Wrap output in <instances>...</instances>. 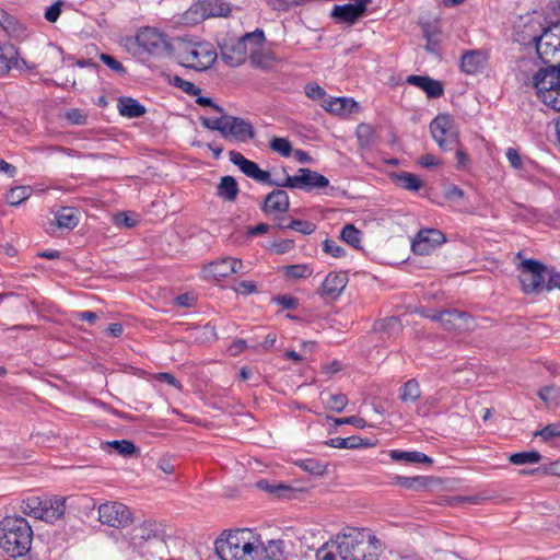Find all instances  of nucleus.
Wrapping results in <instances>:
<instances>
[{
    "label": "nucleus",
    "mask_w": 560,
    "mask_h": 560,
    "mask_svg": "<svg viewBox=\"0 0 560 560\" xmlns=\"http://www.w3.org/2000/svg\"><path fill=\"white\" fill-rule=\"evenodd\" d=\"M214 545L221 560H257L258 535L252 529L230 530L217 538Z\"/></svg>",
    "instance_id": "nucleus-1"
},
{
    "label": "nucleus",
    "mask_w": 560,
    "mask_h": 560,
    "mask_svg": "<svg viewBox=\"0 0 560 560\" xmlns=\"http://www.w3.org/2000/svg\"><path fill=\"white\" fill-rule=\"evenodd\" d=\"M33 529L22 516H7L0 522V547L11 558L25 556L32 546Z\"/></svg>",
    "instance_id": "nucleus-2"
},
{
    "label": "nucleus",
    "mask_w": 560,
    "mask_h": 560,
    "mask_svg": "<svg viewBox=\"0 0 560 560\" xmlns=\"http://www.w3.org/2000/svg\"><path fill=\"white\" fill-rule=\"evenodd\" d=\"M375 542L378 540L374 535L350 528L337 537V549L342 560H377Z\"/></svg>",
    "instance_id": "nucleus-3"
},
{
    "label": "nucleus",
    "mask_w": 560,
    "mask_h": 560,
    "mask_svg": "<svg viewBox=\"0 0 560 560\" xmlns=\"http://www.w3.org/2000/svg\"><path fill=\"white\" fill-rule=\"evenodd\" d=\"M533 84L545 105L560 109V68L539 69L533 77Z\"/></svg>",
    "instance_id": "nucleus-4"
},
{
    "label": "nucleus",
    "mask_w": 560,
    "mask_h": 560,
    "mask_svg": "<svg viewBox=\"0 0 560 560\" xmlns=\"http://www.w3.org/2000/svg\"><path fill=\"white\" fill-rule=\"evenodd\" d=\"M177 51L184 66L198 71L210 68L217 59V52L209 43L183 40L178 44Z\"/></svg>",
    "instance_id": "nucleus-5"
},
{
    "label": "nucleus",
    "mask_w": 560,
    "mask_h": 560,
    "mask_svg": "<svg viewBox=\"0 0 560 560\" xmlns=\"http://www.w3.org/2000/svg\"><path fill=\"white\" fill-rule=\"evenodd\" d=\"M430 131L438 145L443 151L455 150L459 144L458 130L452 116L438 115L430 124Z\"/></svg>",
    "instance_id": "nucleus-6"
},
{
    "label": "nucleus",
    "mask_w": 560,
    "mask_h": 560,
    "mask_svg": "<svg viewBox=\"0 0 560 560\" xmlns=\"http://www.w3.org/2000/svg\"><path fill=\"white\" fill-rule=\"evenodd\" d=\"M520 280L525 293H540L546 290L547 267L538 260L525 259L522 262Z\"/></svg>",
    "instance_id": "nucleus-7"
},
{
    "label": "nucleus",
    "mask_w": 560,
    "mask_h": 560,
    "mask_svg": "<svg viewBox=\"0 0 560 560\" xmlns=\"http://www.w3.org/2000/svg\"><path fill=\"white\" fill-rule=\"evenodd\" d=\"M329 185L327 177L311 168H299L294 176L288 175L283 182H279V188L302 189L307 192L314 189H323Z\"/></svg>",
    "instance_id": "nucleus-8"
},
{
    "label": "nucleus",
    "mask_w": 560,
    "mask_h": 560,
    "mask_svg": "<svg viewBox=\"0 0 560 560\" xmlns=\"http://www.w3.org/2000/svg\"><path fill=\"white\" fill-rule=\"evenodd\" d=\"M98 520L115 528H124L132 523V514L129 508L119 502H107L98 508Z\"/></svg>",
    "instance_id": "nucleus-9"
},
{
    "label": "nucleus",
    "mask_w": 560,
    "mask_h": 560,
    "mask_svg": "<svg viewBox=\"0 0 560 560\" xmlns=\"http://www.w3.org/2000/svg\"><path fill=\"white\" fill-rule=\"evenodd\" d=\"M536 51L544 63L552 62L560 54V25L546 28L537 38Z\"/></svg>",
    "instance_id": "nucleus-10"
},
{
    "label": "nucleus",
    "mask_w": 560,
    "mask_h": 560,
    "mask_svg": "<svg viewBox=\"0 0 560 560\" xmlns=\"http://www.w3.org/2000/svg\"><path fill=\"white\" fill-rule=\"evenodd\" d=\"M229 158L246 176L258 183L278 187L279 182L272 180L269 172L260 170L257 163L247 160L242 153L230 151Z\"/></svg>",
    "instance_id": "nucleus-11"
},
{
    "label": "nucleus",
    "mask_w": 560,
    "mask_h": 560,
    "mask_svg": "<svg viewBox=\"0 0 560 560\" xmlns=\"http://www.w3.org/2000/svg\"><path fill=\"white\" fill-rule=\"evenodd\" d=\"M445 242L446 237L440 230L422 229L413 238L411 249L416 255H429Z\"/></svg>",
    "instance_id": "nucleus-12"
},
{
    "label": "nucleus",
    "mask_w": 560,
    "mask_h": 560,
    "mask_svg": "<svg viewBox=\"0 0 560 560\" xmlns=\"http://www.w3.org/2000/svg\"><path fill=\"white\" fill-rule=\"evenodd\" d=\"M243 264L241 260L224 257L219 260L210 262L203 270L205 277L211 281H221L232 273H236L241 270Z\"/></svg>",
    "instance_id": "nucleus-13"
},
{
    "label": "nucleus",
    "mask_w": 560,
    "mask_h": 560,
    "mask_svg": "<svg viewBox=\"0 0 560 560\" xmlns=\"http://www.w3.org/2000/svg\"><path fill=\"white\" fill-rule=\"evenodd\" d=\"M224 138L232 137L236 141L247 142L255 137L253 125L241 117L226 115Z\"/></svg>",
    "instance_id": "nucleus-14"
},
{
    "label": "nucleus",
    "mask_w": 560,
    "mask_h": 560,
    "mask_svg": "<svg viewBox=\"0 0 560 560\" xmlns=\"http://www.w3.org/2000/svg\"><path fill=\"white\" fill-rule=\"evenodd\" d=\"M133 43L147 52L156 54L165 46V38L156 28L143 27L138 31Z\"/></svg>",
    "instance_id": "nucleus-15"
},
{
    "label": "nucleus",
    "mask_w": 560,
    "mask_h": 560,
    "mask_svg": "<svg viewBox=\"0 0 560 560\" xmlns=\"http://www.w3.org/2000/svg\"><path fill=\"white\" fill-rule=\"evenodd\" d=\"M348 283V276L345 272H329L318 290L320 296L337 300Z\"/></svg>",
    "instance_id": "nucleus-16"
},
{
    "label": "nucleus",
    "mask_w": 560,
    "mask_h": 560,
    "mask_svg": "<svg viewBox=\"0 0 560 560\" xmlns=\"http://www.w3.org/2000/svg\"><path fill=\"white\" fill-rule=\"evenodd\" d=\"M354 3L335 5L332 16L347 23H354L366 11V5L371 0H354Z\"/></svg>",
    "instance_id": "nucleus-17"
},
{
    "label": "nucleus",
    "mask_w": 560,
    "mask_h": 560,
    "mask_svg": "<svg viewBox=\"0 0 560 560\" xmlns=\"http://www.w3.org/2000/svg\"><path fill=\"white\" fill-rule=\"evenodd\" d=\"M290 198L285 190L275 189L269 192L261 206V211L265 214L284 213L289 210Z\"/></svg>",
    "instance_id": "nucleus-18"
},
{
    "label": "nucleus",
    "mask_w": 560,
    "mask_h": 560,
    "mask_svg": "<svg viewBox=\"0 0 560 560\" xmlns=\"http://www.w3.org/2000/svg\"><path fill=\"white\" fill-rule=\"evenodd\" d=\"M40 501L43 506V516H40L42 521L52 523L65 514V497H40Z\"/></svg>",
    "instance_id": "nucleus-19"
},
{
    "label": "nucleus",
    "mask_w": 560,
    "mask_h": 560,
    "mask_svg": "<svg viewBox=\"0 0 560 560\" xmlns=\"http://www.w3.org/2000/svg\"><path fill=\"white\" fill-rule=\"evenodd\" d=\"M488 60V54L485 50H468L462 56L460 67L467 74L480 72Z\"/></svg>",
    "instance_id": "nucleus-20"
},
{
    "label": "nucleus",
    "mask_w": 560,
    "mask_h": 560,
    "mask_svg": "<svg viewBox=\"0 0 560 560\" xmlns=\"http://www.w3.org/2000/svg\"><path fill=\"white\" fill-rule=\"evenodd\" d=\"M471 317L468 313L458 310H444L442 326L446 330L462 331L469 329Z\"/></svg>",
    "instance_id": "nucleus-21"
},
{
    "label": "nucleus",
    "mask_w": 560,
    "mask_h": 560,
    "mask_svg": "<svg viewBox=\"0 0 560 560\" xmlns=\"http://www.w3.org/2000/svg\"><path fill=\"white\" fill-rule=\"evenodd\" d=\"M407 82L415 85L427 93L429 98H438L443 95V85L440 81L433 80L425 75H409Z\"/></svg>",
    "instance_id": "nucleus-22"
},
{
    "label": "nucleus",
    "mask_w": 560,
    "mask_h": 560,
    "mask_svg": "<svg viewBox=\"0 0 560 560\" xmlns=\"http://www.w3.org/2000/svg\"><path fill=\"white\" fill-rule=\"evenodd\" d=\"M257 560H285L282 540H268L265 544L258 535Z\"/></svg>",
    "instance_id": "nucleus-23"
},
{
    "label": "nucleus",
    "mask_w": 560,
    "mask_h": 560,
    "mask_svg": "<svg viewBox=\"0 0 560 560\" xmlns=\"http://www.w3.org/2000/svg\"><path fill=\"white\" fill-rule=\"evenodd\" d=\"M248 47L241 38L231 48L222 50V59L230 67H237L246 60Z\"/></svg>",
    "instance_id": "nucleus-24"
},
{
    "label": "nucleus",
    "mask_w": 560,
    "mask_h": 560,
    "mask_svg": "<svg viewBox=\"0 0 560 560\" xmlns=\"http://www.w3.org/2000/svg\"><path fill=\"white\" fill-rule=\"evenodd\" d=\"M117 109L122 117L127 118H139L147 113V109L142 104L128 96H121L118 98Z\"/></svg>",
    "instance_id": "nucleus-25"
},
{
    "label": "nucleus",
    "mask_w": 560,
    "mask_h": 560,
    "mask_svg": "<svg viewBox=\"0 0 560 560\" xmlns=\"http://www.w3.org/2000/svg\"><path fill=\"white\" fill-rule=\"evenodd\" d=\"M55 221L59 229L73 230L80 222V212L73 207H61L55 213Z\"/></svg>",
    "instance_id": "nucleus-26"
},
{
    "label": "nucleus",
    "mask_w": 560,
    "mask_h": 560,
    "mask_svg": "<svg viewBox=\"0 0 560 560\" xmlns=\"http://www.w3.org/2000/svg\"><path fill=\"white\" fill-rule=\"evenodd\" d=\"M323 107L332 114L345 115L355 110L358 108V103L352 98L337 97L324 100Z\"/></svg>",
    "instance_id": "nucleus-27"
},
{
    "label": "nucleus",
    "mask_w": 560,
    "mask_h": 560,
    "mask_svg": "<svg viewBox=\"0 0 560 560\" xmlns=\"http://www.w3.org/2000/svg\"><path fill=\"white\" fill-rule=\"evenodd\" d=\"M20 68V61L13 45L0 46V78L11 69Z\"/></svg>",
    "instance_id": "nucleus-28"
},
{
    "label": "nucleus",
    "mask_w": 560,
    "mask_h": 560,
    "mask_svg": "<svg viewBox=\"0 0 560 560\" xmlns=\"http://www.w3.org/2000/svg\"><path fill=\"white\" fill-rule=\"evenodd\" d=\"M240 192L238 184L233 176L225 175L221 177L217 186V196L225 201H234Z\"/></svg>",
    "instance_id": "nucleus-29"
},
{
    "label": "nucleus",
    "mask_w": 560,
    "mask_h": 560,
    "mask_svg": "<svg viewBox=\"0 0 560 560\" xmlns=\"http://www.w3.org/2000/svg\"><path fill=\"white\" fill-rule=\"evenodd\" d=\"M393 482L408 490L421 491L429 487L431 478L425 476L405 477L397 475L393 478Z\"/></svg>",
    "instance_id": "nucleus-30"
},
{
    "label": "nucleus",
    "mask_w": 560,
    "mask_h": 560,
    "mask_svg": "<svg viewBox=\"0 0 560 560\" xmlns=\"http://www.w3.org/2000/svg\"><path fill=\"white\" fill-rule=\"evenodd\" d=\"M389 456L393 460L396 462H406V463H413V464H432L433 459L425 455L422 452L418 451H399V450H392L389 453Z\"/></svg>",
    "instance_id": "nucleus-31"
},
{
    "label": "nucleus",
    "mask_w": 560,
    "mask_h": 560,
    "mask_svg": "<svg viewBox=\"0 0 560 560\" xmlns=\"http://www.w3.org/2000/svg\"><path fill=\"white\" fill-rule=\"evenodd\" d=\"M326 444L330 447L348 450L370 447L374 445V443L357 435H352L349 438H334L327 441Z\"/></svg>",
    "instance_id": "nucleus-32"
},
{
    "label": "nucleus",
    "mask_w": 560,
    "mask_h": 560,
    "mask_svg": "<svg viewBox=\"0 0 560 560\" xmlns=\"http://www.w3.org/2000/svg\"><path fill=\"white\" fill-rule=\"evenodd\" d=\"M133 538L141 539L143 541L162 538L161 524L155 521H144L140 526L135 528Z\"/></svg>",
    "instance_id": "nucleus-33"
},
{
    "label": "nucleus",
    "mask_w": 560,
    "mask_h": 560,
    "mask_svg": "<svg viewBox=\"0 0 560 560\" xmlns=\"http://www.w3.org/2000/svg\"><path fill=\"white\" fill-rule=\"evenodd\" d=\"M392 179L397 186L410 191H418L422 187L421 179L412 173H393Z\"/></svg>",
    "instance_id": "nucleus-34"
},
{
    "label": "nucleus",
    "mask_w": 560,
    "mask_h": 560,
    "mask_svg": "<svg viewBox=\"0 0 560 560\" xmlns=\"http://www.w3.org/2000/svg\"><path fill=\"white\" fill-rule=\"evenodd\" d=\"M420 397V385L415 378L408 380L399 389L398 398L405 404H413Z\"/></svg>",
    "instance_id": "nucleus-35"
},
{
    "label": "nucleus",
    "mask_w": 560,
    "mask_h": 560,
    "mask_svg": "<svg viewBox=\"0 0 560 560\" xmlns=\"http://www.w3.org/2000/svg\"><path fill=\"white\" fill-rule=\"evenodd\" d=\"M355 136L362 149H370L377 140L375 129L369 124H360L357 127Z\"/></svg>",
    "instance_id": "nucleus-36"
},
{
    "label": "nucleus",
    "mask_w": 560,
    "mask_h": 560,
    "mask_svg": "<svg viewBox=\"0 0 560 560\" xmlns=\"http://www.w3.org/2000/svg\"><path fill=\"white\" fill-rule=\"evenodd\" d=\"M375 330L385 332L388 337L398 335L402 330L400 319L396 316L386 317L375 323Z\"/></svg>",
    "instance_id": "nucleus-37"
},
{
    "label": "nucleus",
    "mask_w": 560,
    "mask_h": 560,
    "mask_svg": "<svg viewBox=\"0 0 560 560\" xmlns=\"http://www.w3.org/2000/svg\"><path fill=\"white\" fill-rule=\"evenodd\" d=\"M277 226L279 229L294 230V231L300 232L305 235L312 234L316 229V225L314 223H312L310 221H305V220H299V219H292L288 223H284V220L282 219L277 224Z\"/></svg>",
    "instance_id": "nucleus-38"
},
{
    "label": "nucleus",
    "mask_w": 560,
    "mask_h": 560,
    "mask_svg": "<svg viewBox=\"0 0 560 560\" xmlns=\"http://www.w3.org/2000/svg\"><path fill=\"white\" fill-rule=\"evenodd\" d=\"M537 395L549 408L557 407L560 404V388L555 385L541 387Z\"/></svg>",
    "instance_id": "nucleus-39"
},
{
    "label": "nucleus",
    "mask_w": 560,
    "mask_h": 560,
    "mask_svg": "<svg viewBox=\"0 0 560 560\" xmlns=\"http://www.w3.org/2000/svg\"><path fill=\"white\" fill-rule=\"evenodd\" d=\"M21 511L28 516H33L37 520H40L43 516V506L40 497H28L24 499L21 503Z\"/></svg>",
    "instance_id": "nucleus-40"
},
{
    "label": "nucleus",
    "mask_w": 560,
    "mask_h": 560,
    "mask_svg": "<svg viewBox=\"0 0 560 560\" xmlns=\"http://www.w3.org/2000/svg\"><path fill=\"white\" fill-rule=\"evenodd\" d=\"M32 188L30 186H16L5 196V201L11 206H19L30 198Z\"/></svg>",
    "instance_id": "nucleus-41"
},
{
    "label": "nucleus",
    "mask_w": 560,
    "mask_h": 560,
    "mask_svg": "<svg viewBox=\"0 0 560 560\" xmlns=\"http://www.w3.org/2000/svg\"><path fill=\"white\" fill-rule=\"evenodd\" d=\"M284 276L289 279H306L312 276L313 269L306 265H287L283 267Z\"/></svg>",
    "instance_id": "nucleus-42"
},
{
    "label": "nucleus",
    "mask_w": 560,
    "mask_h": 560,
    "mask_svg": "<svg viewBox=\"0 0 560 560\" xmlns=\"http://www.w3.org/2000/svg\"><path fill=\"white\" fill-rule=\"evenodd\" d=\"M295 465L314 476H323L327 468L325 464L320 463L316 458L301 459L295 462Z\"/></svg>",
    "instance_id": "nucleus-43"
},
{
    "label": "nucleus",
    "mask_w": 560,
    "mask_h": 560,
    "mask_svg": "<svg viewBox=\"0 0 560 560\" xmlns=\"http://www.w3.org/2000/svg\"><path fill=\"white\" fill-rule=\"evenodd\" d=\"M106 445L121 456L129 457L137 453V447L133 442L129 440H114L108 441Z\"/></svg>",
    "instance_id": "nucleus-44"
},
{
    "label": "nucleus",
    "mask_w": 560,
    "mask_h": 560,
    "mask_svg": "<svg viewBox=\"0 0 560 560\" xmlns=\"http://www.w3.org/2000/svg\"><path fill=\"white\" fill-rule=\"evenodd\" d=\"M340 237L343 242L354 248L360 247L361 243V231L358 230L353 224H347L340 232Z\"/></svg>",
    "instance_id": "nucleus-45"
},
{
    "label": "nucleus",
    "mask_w": 560,
    "mask_h": 560,
    "mask_svg": "<svg viewBox=\"0 0 560 560\" xmlns=\"http://www.w3.org/2000/svg\"><path fill=\"white\" fill-rule=\"evenodd\" d=\"M541 459V455L537 451L518 452L509 457L510 463L513 465L535 464Z\"/></svg>",
    "instance_id": "nucleus-46"
},
{
    "label": "nucleus",
    "mask_w": 560,
    "mask_h": 560,
    "mask_svg": "<svg viewBox=\"0 0 560 560\" xmlns=\"http://www.w3.org/2000/svg\"><path fill=\"white\" fill-rule=\"evenodd\" d=\"M269 145L272 151L284 158L290 156L293 151L292 144L287 138L275 137L270 140Z\"/></svg>",
    "instance_id": "nucleus-47"
},
{
    "label": "nucleus",
    "mask_w": 560,
    "mask_h": 560,
    "mask_svg": "<svg viewBox=\"0 0 560 560\" xmlns=\"http://www.w3.org/2000/svg\"><path fill=\"white\" fill-rule=\"evenodd\" d=\"M534 436L541 438V440L544 442H550V441H553L555 439L560 438V422H553V423L547 424L541 430L536 431L534 433Z\"/></svg>",
    "instance_id": "nucleus-48"
},
{
    "label": "nucleus",
    "mask_w": 560,
    "mask_h": 560,
    "mask_svg": "<svg viewBox=\"0 0 560 560\" xmlns=\"http://www.w3.org/2000/svg\"><path fill=\"white\" fill-rule=\"evenodd\" d=\"M242 39L246 44L247 47H248V45H250L249 49L252 52H254L262 46V44L265 42V34H264L262 30L257 28L252 33L245 34L242 37Z\"/></svg>",
    "instance_id": "nucleus-49"
},
{
    "label": "nucleus",
    "mask_w": 560,
    "mask_h": 560,
    "mask_svg": "<svg viewBox=\"0 0 560 560\" xmlns=\"http://www.w3.org/2000/svg\"><path fill=\"white\" fill-rule=\"evenodd\" d=\"M171 84L175 88L180 89L183 92H185L188 95H199L201 93V89L196 86L192 82L187 81L178 75H174L170 80Z\"/></svg>",
    "instance_id": "nucleus-50"
},
{
    "label": "nucleus",
    "mask_w": 560,
    "mask_h": 560,
    "mask_svg": "<svg viewBox=\"0 0 560 560\" xmlns=\"http://www.w3.org/2000/svg\"><path fill=\"white\" fill-rule=\"evenodd\" d=\"M348 404V397L345 394H329L326 405L336 412H341Z\"/></svg>",
    "instance_id": "nucleus-51"
},
{
    "label": "nucleus",
    "mask_w": 560,
    "mask_h": 560,
    "mask_svg": "<svg viewBox=\"0 0 560 560\" xmlns=\"http://www.w3.org/2000/svg\"><path fill=\"white\" fill-rule=\"evenodd\" d=\"M200 121L205 128L210 129V130H217L222 136L224 135L225 124H226V115H222V117H220V118L201 117Z\"/></svg>",
    "instance_id": "nucleus-52"
},
{
    "label": "nucleus",
    "mask_w": 560,
    "mask_h": 560,
    "mask_svg": "<svg viewBox=\"0 0 560 560\" xmlns=\"http://www.w3.org/2000/svg\"><path fill=\"white\" fill-rule=\"evenodd\" d=\"M100 59L110 69L113 70L114 72L120 74V75H126L127 74V70L126 68L124 67V65L118 61L116 58H114L113 56L108 55V54H101L100 55Z\"/></svg>",
    "instance_id": "nucleus-53"
},
{
    "label": "nucleus",
    "mask_w": 560,
    "mask_h": 560,
    "mask_svg": "<svg viewBox=\"0 0 560 560\" xmlns=\"http://www.w3.org/2000/svg\"><path fill=\"white\" fill-rule=\"evenodd\" d=\"M272 301L284 310H295L299 306V300L290 294L273 296Z\"/></svg>",
    "instance_id": "nucleus-54"
},
{
    "label": "nucleus",
    "mask_w": 560,
    "mask_h": 560,
    "mask_svg": "<svg viewBox=\"0 0 560 560\" xmlns=\"http://www.w3.org/2000/svg\"><path fill=\"white\" fill-rule=\"evenodd\" d=\"M323 249L325 253L336 258H340L346 254L345 249L341 246H339L337 242L331 240H325L323 242Z\"/></svg>",
    "instance_id": "nucleus-55"
},
{
    "label": "nucleus",
    "mask_w": 560,
    "mask_h": 560,
    "mask_svg": "<svg viewBox=\"0 0 560 560\" xmlns=\"http://www.w3.org/2000/svg\"><path fill=\"white\" fill-rule=\"evenodd\" d=\"M505 156L509 161V164L511 167L515 168V170H523L524 168V165H523V160L521 158V154L518 153V151L514 148H508L506 151H505Z\"/></svg>",
    "instance_id": "nucleus-56"
},
{
    "label": "nucleus",
    "mask_w": 560,
    "mask_h": 560,
    "mask_svg": "<svg viewBox=\"0 0 560 560\" xmlns=\"http://www.w3.org/2000/svg\"><path fill=\"white\" fill-rule=\"evenodd\" d=\"M332 420L336 425L352 424L359 429H363L366 425V421L363 418L358 417V416H350V417H346V418H335Z\"/></svg>",
    "instance_id": "nucleus-57"
},
{
    "label": "nucleus",
    "mask_w": 560,
    "mask_h": 560,
    "mask_svg": "<svg viewBox=\"0 0 560 560\" xmlns=\"http://www.w3.org/2000/svg\"><path fill=\"white\" fill-rule=\"evenodd\" d=\"M66 118L68 121H70L72 125H85L88 121V115L84 114L81 109H70L66 114Z\"/></svg>",
    "instance_id": "nucleus-58"
},
{
    "label": "nucleus",
    "mask_w": 560,
    "mask_h": 560,
    "mask_svg": "<svg viewBox=\"0 0 560 560\" xmlns=\"http://www.w3.org/2000/svg\"><path fill=\"white\" fill-rule=\"evenodd\" d=\"M273 495L279 499H291L294 497L295 489L285 483H277Z\"/></svg>",
    "instance_id": "nucleus-59"
},
{
    "label": "nucleus",
    "mask_w": 560,
    "mask_h": 560,
    "mask_svg": "<svg viewBox=\"0 0 560 560\" xmlns=\"http://www.w3.org/2000/svg\"><path fill=\"white\" fill-rule=\"evenodd\" d=\"M306 95L312 100H323L326 95L325 90L316 83H310L305 86Z\"/></svg>",
    "instance_id": "nucleus-60"
},
{
    "label": "nucleus",
    "mask_w": 560,
    "mask_h": 560,
    "mask_svg": "<svg viewBox=\"0 0 560 560\" xmlns=\"http://www.w3.org/2000/svg\"><path fill=\"white\" fill-rule=\"evenodd\" d=\"M61 14V3L60 2H56L54 4H51L50 7H48L45 11V19L48 21V22H56L58 20V18L60 16Z\"/></svg>",
    "instance_id": "nucleus-61"
},
{
    "label": "nucleus",
    "mask_w": 560,
    "mask_h": 560,
    "mask_svg": "<svg viewBox=\"0 0 560 560\" xmlns=\"http://www.w3.org/2000/svg\"><path fill=\"white\" fill-rule=\"evenodd\" d=\"M235 291L237 293L248 295V294L255 293L257 291V287H256L255 282H253V281L243 280L237 284V287L235 288Z\"/></svg>",
    "instance_id": "nucleus-62"
},
{
    "label": "nucleus",
    "mask_w": 560,
    "mask_h": 560,
    "mask_svg": "<svg viewBox=\"0 0 560 560\" xmlns=\"http://www.w3.org/2000/svg\"><path fill=\"white\" fill-rule=\"evenodd\" d=\"M548 281H546V291H551L552 289H560V273L559 272H548Z\"/></svg>",
    "instance_id": "nucleus-63"
},
{
    "label": "nucleus",
    "mask_w": 560,
    "mask_h": 560,
    "mask_svg": "<svg viewBox=\"0 0 560 560\" xmlns=\"http://www.w3.org/2000/svg\"><path fill=\"white\" fill-rule=\"evenodd\" d=\"M316 560H337V557L332 551L323 546L316 551Z\"/></svg>",
    "instance_id": "nucleus-64"
}]
</instances>
